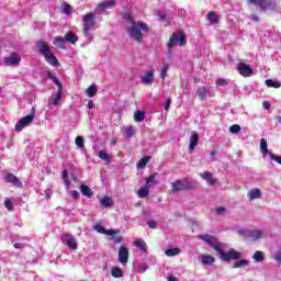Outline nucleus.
<instances>
[{
    "mask_svg": "<svg viewBox=\"0 0 281 281\" xmlns=\"http://www.w3.org/2000/svg\"><path fill=\"white\" fill-rule=\"evenodd\" d=\"M149 30L148 24L140 21H132L131 25L127 27V34L130 38L136 41V43H142V41H144V34H148Z\"/></svg>",
    "mask_w": 281,
    "mask_h": 281,
    "instance_id": "1",
    "label": "nucleus"
},
{
    "mask_svg": "<svg viewBox=\"0 0 281 281\" xmlns=\"http://www.w3.org/2000/svg\"><path fill=\"white\" fill-rule=\"evenodd\" d=\"M252 5H257L260 12H280L278 0H248Z\"/></svg>",
    "mask_w": 281,
    "mask_h": 281,
    "instance_id": "2",
    "label": "nucleus"
},
{
    "mask_svg": "<svg viewBox=\"0 0 281 281\" xmlns=\"http://www.w3.org/2000/svg\"><path fill=\"white\" fill-rule=\"evenodd\" d=\"M95 26V16L92 13L83 15V36L87 38L88 43L93 41V33L91 30Z\"/></svg>",
    "mask_w": 281,
    "mask_h": 281,
    "instance_id": "3",
    "label": "nucleus"
},
{
    "mask_svg": "<svg viewBox=\"0 0 281 281\" xmlns=\"http://www.w3.org/2000/svg\"><path fill=\"white\" fill-rule=\"evenodd\" d=\"M225 249H227V245L223 244L221 250L217 252L221 260H238L243 256V254L234 248L229 249L227 252H225Z\"/></svg>",
    "mask_w": 281,
    "mask_h": 281,
    "instance_id": "4",
    "label": "nucleus"
},
{
    "mask_svg": "<svg viewBox=\"0 0 281 281\" xmlns=\"http://www.w3.org/2000/svg\"><path fill=\"white\" fill-rule=\"evenodd\" d=\"M36 113V109L32 108L31 110V114L26 115L24 117H22L16 124H15V131H23V128L30 126V124H32V122H34V117H36L35 115Z\"/></svg>",
    "mask_w": 281,
    "mask_h": 281,
    "instance_id": "5",
    "label": "nucleus"
},
{
    "mask_svg": "<svg viewBox=\"0 0 281 281\" xmlns=\"http://www.w3.org/2000/svg\"><path fill=\"white\" fill-rule=\"evenodd\" d=\"M198 238L200 240H203V243H206V245H210L213 247L217 254L221 251V248L223 247V244L218 243V239L212 235H198Z\"/></svg>",
    "mask_w": 281,
    "mask_h": 281,
    "instance_id": "6",
    "label": "nucleus"
},
{
    "mask_svg": "<svg viewBox=\"0 0 281 281\" xmlns=\"http://www.w3.org/2000/svg\"><path fill=\"white\" fill-rule=\"evenodd\" d=\"M198 238L200 240H203V243H206V245H210L213 247L217 254L221 251V248L223 247V244L218 243V239L212 235H198Z\"/></svg>",
    "mask_w": 281,
    "mask_h": 281,
    "instance_id": "7",
    "label": "nucleus"
},
{
    "mask_svg": "<svg viewBox=\"0 0 281 281\" xmlns=\"http://www.w3.org/2000/svg\"><path fill=\"white\" fill-rule=\"evenodd\" d=\"M177 43H180V46L183 47L186 45V35L183 33L177 34L173 33L169 40L168 47L172 49Z\"/></svg>",
    "mask_w": 281,
    "mask_h": 281,
    "instance_id": "8",
    "label": "nucleus"
},
{
    "mask_svg": "<svg viewBox=\"0 0 281 281\" xmlns=\"http://www.w3.org/2000/svg\"><path fill=\"white\" fill-rule=\"evenodd\" d=\"M244 235L246 238H250V240H260V238H265V231L260 229H246L244 231Z\"/></svg>",
    "mask_w": 281,
    "mask_h": 281,
    "instance_id": "9",
    "label": "nucleus"
},
{
    "mask_svg": "<svg viewBox=\"0 0 281 281\" xmlns=\"http://www.w3.org/2000/svg\"><path fill=\"white\" fill-rule=\"evenodd\" d=\"M21 63V56L16 53H11L9 57L4 58V65L7 67H16V65H20Z\"/></svg>",
    "mask_w": 281,
    "mask_h": 281,
    "instance_id": "10",
    "label": "nucleus"
},
{
    "mask_svg": "<svg viewBox=\"0 0 281 281\" xmlns=\"http://www.w3.org/2000/svg\"><path fill=\"white\" fill-rule=\"evenodd\" d=\"M61 240L69 249H78V241H76V238L71 234H64Z\"/></svg>",
    "mask_w": 281,
    "mask_h": 281,
    "instance_id": "11",
    "label": "nucleus"
},
{
    "mask_svg": "<svg viewBox=\"0 0 281 281\" xmlns=\"http://www.w3.org/2000/svg\"><path fill=\"white\" fill-rule=\"evenodd\" d=\"M260 153L262 154L263 159H267L269 157L270 161H273V153L269 151L267 139L262 138L260 140Z\"/></svg>",
    "mask_w": 281,
    "mask_h": 281,
    "instance_id": "12",
    "label": "nucleus"
},
{
    "mask_svg": "<svg viewBox=\"0 0 281 281\" xmlns=\"http://www.w3.org/2000/svg\"><path fill=\"white\" fill-rule=\"evenodd\" d=\"M171 188L173 192H183L186 190H190V184L183 180H177L176 182L171 183Z\"/></svg>",
    "mask_w": 281,
    "mask_h": 281,
    "instance_id": "13",
    "label": "nucleus"
},
{
    "mask_svg": "<svg viewBox=\"0 0 281 281\" xmlns=\"http://www.w3.org/2000/svg\"><path fill=\"white\" fill-rule=\"evenodd\" d=\"M199 146V133L198 132H191V136L189 138V153L192 155L194 153V148Z\"/></svg>",
    "mask_w": 281,
    "mask_h": 281,
    "instance_id": "14",
    "label": "nucleus"
},
{
    "mask_svg": "<svg viewBox=\"0 0 281 281\" xmlns=\"http://www.w3.org/2000/svg\"><path fill=\"white\" fill-rule=\"evenodd\" d=\"M115 0H105L98 4L95 12H104V10H111V8H115Z\"/></svg>",
    "mask_w": 281,
    "mask_h": 281,
    "instance_id": "15",
    "label": "nucleus"
},
{
    "mask_svg": "<svg viewBox=\"0 0 281 281\" xmlns=\"http://www.w3.org/2000/svg\"><path fill=\"white\" fill-rule=\"evenodd\" d=\"M4 181L15 186V188H23V183L21 180H19V178H16V176H14V173H5Z\"/></svg>",
    "mask_w": 281,
    "mask_h": 281,
    "instance_id": "16",
    "label": "nucleus"
},
{
    "mask_svg": "<svg viewBox=\"0 0 281 281\" xmlns=\"http://www.w3.org/2000/svg\"><path fill=\"white\" fill-rule=\"evenodd\" d=\"M93 229L98 232V234H105L106 236H114V234H120V229H104V226L101 224H95Z\"/></svg>",
    "mask_w": 281,
    "mask_h": 281,
    "instance_id": "17",
    "label": "nucleus"
},
{
    "mask_svg": "<svg viewBox=\"0 0 281 281\" xmlns=\"http://www.w3.org/2000/svg\"><path fill=\"white\" fill-rule=\"evenodd\" d=\"M240 76H244L245 78H249V76H251V74H254V70L251 69V67H249V65L245 64V63H239L238 67H237Z\"/></svg>",
    "mask_w": 281,
    "mask_h": 281,
    "instance_id": "18",
    "label": "nucleus"
},
{
    "mask_svg": "<svg viewBox=\"0 0 281 281\" xmlns=\"http://www.w3.org/2000/svg\"><path fill=\"white\" fill-rule=\"evenodd\" d=\"M143 85L150 87L153 82H155V72L153 70H148L144 76L140 77Z\"/></svg>",
    "mask_w": 281,
    "mask_h": 281,
    "instance_id": "19",
    "label": "nucleus"
},
{
    "mask_svg": "<svg viewBox=\"0 0 281 281\" xmlns=\"http://www.w3.org/2000/svg\"><path fill=\"white\" fill-rule=\"evenodd\" d=\"M55 83L58 86L57 94L52 102H48V104H53V106H58L60 100H63V86L60 85V81H55Z\"/></svg>",
    "mask_w": 281,
    "mask_h": 281,
    "instance_id": "20",
    "label": "nucleus"
},
{
    "mask_svg": "<svg viewBox=\"0 0 281 281\" xmlns=\"http://www.w3.org/2000/svg\"><path fill=\"white\" fill-rule=\"evenodd\" d=\"M119 262H121V265H126V262H128V248L122 246L119 249Z\"/></svg>",
    "mask_w": 281,
    "mask_h": 281,
    "instance_id": "21",
    "label": "nucleus"
},
{
    "mask_svg": "<svg viewBox=\"0 0 281 281\" xmlns=\"http://www.w3.org/2000/svg\"><path fill=\"white\" fill-rule=\"evenodd\" d=\"M38 52L42 54V56H47L52 53V48L49 47V44L47 42H38L37 43Z\"/></svg>",
    "mask_w": 281,
    "mask_h": 281,
    "instance_id": "22",
    "label": "nucleus"
},
{
    "mask_svg": "<svg viewBox=\"0 0 281 281\" xmlns=\"http://www.w3.org/2000/svg\"><path fill=\"white\" fill-rule=\"evenodd\" d=\"M122 133L124 137H126L127 139H131V137L135 135V127H133V125L123 126Z\"/></svg>",
    "mask_w": 281,
    "mask_h": 281,
    "instance_id": "23",
    "label": "nucleus"
},
{
    "mask_svg": "<svg viewBox=\"0 0 281 281\" xmlns=\"http://www.w3.org/2000/svg\"><path fill=\"white\" fill-rule=\"evenodd\" d=\"M64 38L66 43H70L71 45H76V43H78V35L71 31L67 32Z\"/></svg>",
    "mask_w": 281,
    "mask_h": 281,
    "instance_id": "24",
    "label": "nucleus"
},
{
    "mask_svg": "<svg viewBox=\"0 0 281 281\" xmlns=\"http://www.w3.org/2000/svg\"><path fill=\"white\" fill-rule=\"evenodd\" d=\"M65 43H67V40H65V37H54L53 45H55V47H58L59 49H66L67 46L65 45Z\"/></svg>",
    "mask_w": 281,
    "mask_h": 281,
    "instance_id": "25",
    "label": "nucleus"
},
{
    "mask_svg": "<svg viewBox=\"0 0 281 281\" xmlns=\"http://www.w3.org/2000/svg\"><path fill=\"white\" fill-rule=\"evenodd\" d=\"M200 176L204 181H207L209 186H216V179H214L212 172L206 171L204 173H200Z\"/></svg>",
    "mask_w": 281,
    "mask_h": 281,
    "instance_id": "26",
    "label": "nucleus"
},
{
    "mask_svg": "<svg viewBox=\"0 0 281 281\" xmlns=\"http://www.w3.org/2000/svg\"><path fill=\"white\" fill-rule=\"evenodd\" d=\"M262 196V191L260 189H251L248 192L249 201H256V199H260Z\"/></svg>",
    "mask_w": 281,
    "mask_h": 281,
    "instance_id": "27",
    "label": "nucleus"
},
{
    "mask_svg": "<svg viewBox=\"0 0 281 281\" xmlns=\"http://www.w3.org/2000/svg\"><path fill=\"white\" fill-rule=\"evenodd\" d=\"M44 58L48 63V65H52L53 67H56L58 65V59L56 58V55H54V53L52 52L44 56Z\"/></svg>",
    "mask_w": 281,
    "mask_h": 281,
    "instance_id": "28",
    "label": "nucleus"
},
{
    "mask_svg": "<svg viewBox=\"0 0 281 281\" xmlns=\"http://www.w3.org/2000/svg\"><path fill=\"white\" fill-rule=\"evenodd\" d=\"M135 247H137V249H142L143 254H148V246L146 245V241H144V239L136 240Z\"/></svg>",
    "mask_w": 281,
    "mask_h": 281,
    "instance_id": "29",
    "label": "nucleus"
},
{
    "mask_svg": "<svg viewBox=\"0 0 281 281\" xmlns=\"http://www.w3.org/2000/svg\"><path fill=\"white\" fill-rule=\"evenodd\" d=\"M98 93V86L95 83H92L90 87L87 88L86 94L88 98H94V95Z\"/></svg>",
    "mask_w": 281,
    "mask_h": 281,
    "instance_id": "30",
    "label": "nucleus"
},
{
    "mask_svg": "<svg viewBox=\"0 0 281 281\" xmlns=\"http://www.w3.org/2000/svg\"><path fill=\"white\" fill-rule=\"evenodd\" d=\"M207 20L210 21L211 25H216V23H218V14H216L214 11H211L207 14Z\"/></svg>",
    "mask_w": 281,
    "mask_h": 281,
    "instance_id": "31",
    "label": "nucleus"
},
{
    "mask_svg": "<svg viewBox=\"0 0 281 281\" xmlns=\"http://www.w3.org/2000/svg\"><path fill=\"white\" fill-rule=\"evenodd\" d=\"M156 177H157V173H154V175L149 176L146 179L145 187L150 189V188H153V186H157V181H155Z\"/></svg>",
    "mask_w": 281,
    "mask_h": 281,
    "instance_id": "32",
    "label": "nucleus"
},
{
    "mask_svg": "<svg viewBox=\"0 0 281 281\" xmlns=\"http://www.w3.org/2000/svg\"><path fill=\"white\" fill-rule=\"evenodd\" d=\"M111 276L112 278H122L124 276V272L122 271V268L114 267L111 269Z\"/></svg>",
    "mask_w": 281,
    "mask_h": 281,
    "instance_id": "33",
    "label": "nucleus"
},
{
    "mask_svg": "<svg viewBox=\"0 0 281 281\" xmlns=\"http://www.w3.org/2000/svg\"><path fill=\"white\" fill-rule=\"evenodd\" d=\"M267 87L273 88V89H280L281 88V82L278 80L273 79H267L266 80Z\"/></svg>",
    "mask_w": 281,
    "mask_h": 281,
    "instance_id": "34",
    "label": "nucleus"
},
{
    "mask_svg": "<svg viewBox=\"0 0 281 281\" xmlns=\"http://www.w3.org/2000/svg\"><path fill=\"white\" fill-rule=\"evenodd\" d=\"M150 194V189L148 187H143L138 190V198L139 199H146Z\"/></svg>",
    "mask_w": 281,
    "mask_h": 281,
    "instance_id": "35",
    "label": "nucleus"
},
{
    "mask_svg": "<svg viewBox=\"0 0 281 281\" xmlns=\"http://www.w3.org/2000/svg\"><path fill=\"white\" fill-rule=\"evenodd\" d=\"M100 205L102 207H111V205H113V199L105 196L100 201Z\"/></svg>",
    "mask_w": 281,
    "mask_h": 281,
    "instance_id": "36",
    "label": "nucleus"
},
{
    "mask_svg": "<svg viewBox=\"0 0 281 281\" xmlns=\"http://www.w3.org/2000/svg\"><path fill=\"white\" fill-rule=\"evenodd\" d=\"M252 259L255 262H262L265 260V252L257 250L254 254Z\"/></svg>",
    "mask_w": 281,
    "mask_h": 281,
    "instance_id": "37",
    "label": "nucleus"
},
{
    "mask_svg": "<svg viewBox=\"0 0 281 281\" xmlns=\"http://www.w3.org/2000/svg\"><path fill=\"white\" fill-rule=\"evenodd\" d=\"M249 265V260L241 259L239 261H235L233 263V269H240V267H247Z\"/></svg>",
    "mask_w": 281,
    "mask_h": 281,
    "instance_id": "38",
    "label": "nucleus"
},
{
    "mask_svg": "<svg viewBox=\"0 0 281 281\" xmlns=\"http://www.w3.org/2000/svg\"><path fill=\"white\" fill-rule=\"evenodd\" d=\"M80 190L83 196H88V199H91V196L93 195V193L91 192V188H89L88 186L81 184Z\"/></svg>",
    "mask_w": 281,
    "mask_h": 281,
    "instance_id": "39",
    "label": "nucleus"
},
{
    "mask_svg": "<svg viewBox=\"0 0 281 281\" xmlns=\"http://www.w3.org/2000/svg\"><path fill=\"white\" fill-rule=\"evenodd\" d=\"M146 120V113L144 111H137L134 114V121L135 122H144Z\"/></svg>",
    "mask_w": 281,
    "mask_h": 281,
    "instance_id": "40",
    "label": "nucleus"
},
{
    "mask_svg": "<svg viewBox=\"0 0 281 281\" xmlns=\"http://www.w3.org/2000/svg\"><path fill=\"white\" fill-rule=\"evenodd\" d=\"M166 256L172 257V256H179L181 254V249L179 248H169L165 251Z\"/></svg>",
    "mask_w": 281,
    "mask_h": 281,
    "instance_id": "41",
    "label": "nucleus"
},
{
    "mask_svg": "<svg viewBox=\"0 0 281 281\" xmlns=\"http://www.w3.org/2000/svg\"><path fill=\"white\" fill-rule=\"evenodd\" d=\"M214 257L210 256V255H203L202 256V263L203 265H214Z\"/></svg>",
    "mask_w": 281,
    "mask_h": 281,
    "instance_id": "42",
    "label": "nucleus"
},
{
    "mask_svg": "<svg viewBox=\"0 0 281 281\" xmlns=\"http://www.w3.org/2000/svg\"><path fill=\"white\" fill-rule=\"evenodd\" d=\"M196 95L200 98V100H205V95H207L205 87H200L196 91Z\"/></svg>",
    "mask_w": 281,
    "mask_h": 281,
    "instance_id": "43",
    "label": "nucleus"
},
{
    "mask_svg": "<svg viewBox=\"0 0 281 281\" xmlns=\"http://www.w3.org/2000/svg\"><path fill=\"white\" fill-rule=\"evenodd\" d=\"M150 161V156H145L143 157L138 164H137V168H145L146 164H148Z\"/></svg>",
    "mask_w": 281,
    "mask_h": 281,
    "instance_id": "44",
    "label": "nucleus"
},
{
    "mask_svg": "<svg viewBox=\"0 0 281 281\" xmlns=\"http://www.w3.org/2000/svg\"><path fill=\"white\" fill-rule=\"evenodd\" d=\"M99 157L100 159H102L103 161H106L108 164L111 162V157L109 156V154L104 150H100L99 151Z\"/></svg>",
    "mask_w": 281,
    "mask_h": 281,
    "instance_id": "45",
    "label": "nucleus"
},
{
    "mask_svg": "<svg viewBox=\"0 0 281 281\" xmlns=\"http://www.w3.org/2000/svg\"><path fill=\"white\" fill-rule=\"evenodd\" d=\"M75 144L78 148H85V138L82 136H77L75 139Z\"/></svg>",
    "mask_w": 281,
    "mask_h": 281,
    "instance_id": "46",
    "label": "nucleus"
},
{
    "mask_svg": "<svg viewBox=\"0 0 281 281\" xmlns=\"http://www.w3.org/2000/svg\"><path fill=\"white\" fill-rule=\"evenodd\" d=\"M229 133L233 135H237V133H240V125L234 124L229 127Z\"/></svg>",
    "mask_w": 281,
    "mask_h": 281,
    "instance_id": "47",
    "label": "nucleus"
},
{
    "mask_svg": "<svg viewBox=\"0 0 281 281\" xmlns=\"http://www.w3.org/2000/svg\"><path fill=\"white\" fill-rule=\"evenodd\" d=\"M166 76H168V65L164 64L161 68L160 77L162 78V80H166Z\"/></svg>",
    "mask_w": 281,
    "mask_h": 281,
    "instance_id": "48",
    "label": "nucleus"
},
{
    "mask_svg": "<svg viewBox=\"0 0 281 281\" xmlns=\"http://www.w3.org/2000/svg\"><path fill=\"white\" fill-rule=\"evenodd\" d=\"M63 181H64L65 186H67V188H69L71 182H69V176L67 175L66 169L63 171Z\"/></svg>",
    "mask_w": 281,
    "mask_h": 281,
    "instance_id": "49",
    "label": "nucleus"
},
{
    "mask_svg": "<svg viewBox=\"0 0 281 281\" xmlns=\"http://www.w3.org/2000/svg\"><path fill=\"white\" fill-rule=\"evenodd\" d=\"M63 12L64 14H71V5L64 3L63 4Z\"/></svg>",
    "mask_w": 281,
    "mask_h": 281,
    "instance_id": "50",
    "label": "nucleus"
},
{
    "mask_svg": "<svg viewBox=\"0 0 281 281\" xmlns=\"http://www.w3.org/2000/svg\"><path fill=\"white\" fill-rule=\"evenodd\" d=\"M4 207H7V210H12V207H14V205L12 204V201H10L9 199H7L4 201Z\"/></svg>",
    "mask_w": 281,
    "mask_h": 281,
    "instance_id": "51",
    "label": "nucleus"
},
{
    "mask_svg": "<svg viewBox=\"0 0 281 281\" xmlns=\"http://www.w3.org/2000/svg\"><path fill=\"white\" fill-rule=\"evenodd\" d=\"M216 85L218 87H225L227 85V80H225V79H217Z\"/></svg>",
    "mask_w": 281,
    "mask_h": 281,
    "instance_id": "52",
    "label": "nucleus"
},
{
    "mask_svg": "<svg viewBox=\"0 0 281 281\" xmlns=\"http://www.w3.org/2000/svg\"><path fill=\"white\" fill-rule=\"evenodd\" d=\"M148 227H150V229H155V227H157V222L149 220L147 222Z\"/></svg>",
    "mask_w": 281,
    "mask_h": 281,
    "instance_id": "53",
    "label": "nucleus"
},
{
    "mask_svg": "<svg viewBox=\"0 0 281 281\" xmlns=\"http://www.w3.org/2000/svg\"><path fill=\"white\" fill-rule=\"evenodd\" d=\"M52 194H53L52 188H47V189L45 190V196H46V199H52Z\"/></svg>",
    "mask_w": 281,
    "mask_h": 281,
    "instance_id": "54",
    "label": "nucleus"
},
{
    "mask_svg": "<svg viewBox=\"0 0 281 281\" xmlns=\"http://www.w3.org/2000/svg\"><path fill=\"white\" fill-rule=\"evenodd\" d=\"M250 20H251V21H255V23H258V21H260V18L258 16V14L252 13V14L250 15Z\"/></svg>",
    "mask_w": 281,
    "mask_h": 281,
    "instance_id": "55",
    "label": "nucleus"
},
{
    "mask_svg": "<svg viewBox=\"0 0 281 281\" xmlns=\"http://www.w3.org/2000/svg\"><path fill=\"white\" fill-rule=\"evenodd\" d=\"M70 195H71L72 199H79V198H80V192H78V191H71V192H70Z\"/></svg>",
    "mask_w": 281,
    "mask_h": 281,
    "instance_id": "56",
    "label": "nucleus"
},
{
    "mask_svg": "<svg viewBox=\"0 0 281 281\" xmlns=\"http://www.w3.org/2000/svg\"><path fill=\"white\" fill-rule=\"evenodd\" d=\"M158 18H159L160 21L166 20V12L159 11V12H158Z\"/></svg>",
    "mask_w": 281,
    "mask_h": 281,
    "instance_id": "57",
    "label": "nucleus"
},
{
    "mask_svg": "<svg viewBox=\"0 0 281 281\" xmlns=\"http://www.w3.org/2000/svg\"><path fill=\"white\" fill-rule=\"evenodd\" d=\"M225 212H226V210L223 206L217 207V210H216V214H218V215L225 214Z\"/></svg>",
    "mask_w": 281,
    "mask_h": 281,
    "instance_id": "58",
    "label": "nucleus"
},
{
    "mask_svg": "<svg viewBox=\"0 0 281 281\" xmlns=\"http://www.w3.org/2000/svg\"><path fill=\"white\" fill-rule=\"evenodd\" d=\"M262 106L263 109L269 110L271 109V103H269V101H263Z\"/></svg>",
    "mask_w": 281,
    "mask_h": 281,
    "instance_id": "59",
    "label": "nucleus"
},
{
    "mask_svg": "<svg viewBox=\"0 0 281 281\" xmlns=\"http://www.w3.org/2000/svg\"><path fill=\"white\" fill-rule=\"evenodd\" d=\"M272 161H276L277 164H280V166H281V156H273Z\"/></svg>",
    "mask_w": 281,
    "mask_h": 281,
    "instance_id": "60",
    "label": "nucleus"
},
{
    "mask_svg": "<svg viewBox=\"0 0 281 281\" xmlns=\"http://www.w3.org/2000/svg\"><path fill=\"white\" fill-rule=\"evenodd\" d=\"M170 104H171L170 99H167V101L165 103V111H168V109H170Z\"/></svg>",
    "mask_w": 281,
    "mask_h": 281,
    "instance_id": "61",
    "label": "nucleus"
},
{
    "mask_svg": "<svg viewBox=\"0 0 281 281\" xmlns=\"http://www.w3.org/2000/svg\"><path fill=\"white\" fill-rule=\"evenodd\" d=\"M14 249H23V244H21V243H16V244H14Z\"/></svg>",
    "mask_w": 281,
    "mask_h": 281,
    "instance_id": "62",
    "label": "nucleus"
},
{
    "mask_svg": "<svg viewBox=\"0 0 281 281\" xmlns=\"http://www.w3.org/2000/svg\"><path fill=\"white\" fill-rule=\"evenodd\" d=\"M93 106H95V104H93V102L91 100L88 101V109H93Z\"/></svg>",
    "mask_w": 281,
    "mask_h": 281,
    "instance_id": "63",
    "label": "nucleus"
},
{
    "mask_svg": "<svg viewBox=\"0 0 281 281\" xmlns=\"http://www.w3.org/2000/svg\"><path fill=\"white\" fill-rule=\"evenodd\" d=\"M168 281H178V280H177V277L171 274L168 277Z\"/></svg>",
    "mask_w": 281,
    "mask_h": 281,
    "instance_id": "64",
    "label": "nucleus"
}]
</instances>
